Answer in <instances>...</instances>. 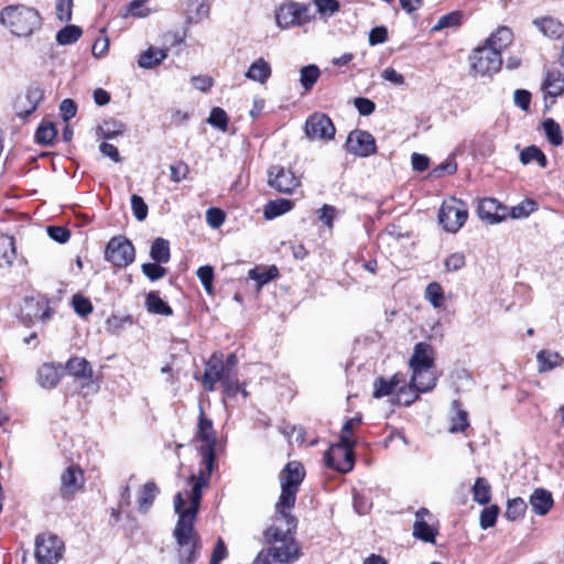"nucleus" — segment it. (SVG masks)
Segmentation results:
<instances>
[{"mask_svg": "<svg viewBox=\"0 0 564 564\" xmlns=\"http://www.w3.org/2000/svg\"><path fill=\"white\" fill-rule=\"evenodd\" d=\"M166 56L164 50L150 47L140 55L138 64L142 68H152L165 59Z\"/></svg>", "mask_w": 564, "mask_h": 564, "instance_id": "f704fd0d", "label": "nucleus"}, {"mask_svg": "<svg viewBox=\"0 0 564 564\" xmlns=\"http://www.w3.org/2000/svg\"><path fill=\"white\" fill-rule=\"evenodd\" d=\"M527 510V503L522 498H514L508 500V506L506 510V517L509 520H517L521 518Z\"/></svg>", "mask_w": 564, "mask_h": 564, "instance_id": "3c124183", "label": "nucleus"}, {"mask_svg": "<svg viewBox=\"0 0 564 564\" xmlns=\"http://www.w3.org/2000/svg\"><path fill=\"white\" fill-rule=\"evenodd\" d=\"M159 494V488L153 481H148L138 498L139 502V511L142 513L148 512L150 507L152 506L156 495Z\"/></svg>", "mask_w": 564, "mask_h": 564, "instance_id": "c9c22d12", "label": "nucleus"}, {"mask_svg": "<svg viewBox=\"0 0 564 564\" xmlns=\"http://www.w3.org/2000/svg\"><path fill=\"white\" fill-rule=\"evenodd\" d=\"M532 161H536L541 167H545L547 165L545 154L536 145L527 147L520 153V162L523 165H528Z\"/></svg>", "mask_w": 564, "mask_h": 564, "instance_id": "37998d69", "label": "nucleus"}, {"mask_svg": "<svg viewBox=\"0 0 564 564\" xmlns=\"http://www.w3.org/2000/svg\"><path fill=\"white\" fill-rule=\"evenodd\" d=\"M17 258L15 241L12 236H0V269H9Z\"/></svg>", "mask_w": 564, "mask_h": 564, "instance_id": "cd10ccee", "label": "nucleus"}, {"mask_svg": "<svg viewBox=\"0 0 564 564\" xmlns=\"http://www.w3.org/2000/svg\"><path fill=\"white\" fill-rule=\"evenodd\" d=\"M64 543L54 534H39L35 539V558L40 564H56L63 555Z\"/></svg>", "mask_w": 564, "mask_h": 564, "instance_id": "9d476101", "label": "nucleus"}, {"mask_svg": "<svg viewBox=\"0 0 564 564\" xmlns=\"http://www.w3.org/2000/svg\"><path fill=\"white\" fill-rule=\"evenodd\" d=\"M268 184L280 193L292 194L301 181L291 170L274 165L268 170Z\"/></svg>", "mask_w": 564, "mask_h": 564, "instance_id": "4468645a", "label": "nucleus"}, {"mask_svg": "<svg viewBox=\"0 0 564 564\" xmlns=\"http://www.w3.org/2000/svg\"><path fill=\"white\" fill-rule=\"evenodd\" d=\"M468 217L467 205L455 197L443 202L438 210V221L447 232H457L466 223Z\"/></svg>", "mask_w": 564, "mask_h": 564, "instance_id": "6e6552de", "label": "nucleus"}, {"mask_svg": "<svg viewBox=\"0 0 564 564\" xmlns=\"http://www.w3.org/2000/svg\"><path fill=\"white\" fill-rule=\"evenodd\" d=\"M74 311L80 316H87L93 311L90 301L82 295L73 296Z\"/></svg>", "mask_w": 564, "mask_h": 564, "instance_id": "338daca9", "label": "nucleus"}, {"mask_svg": "<svg viewBox=\"0 0 564 564\" xmlns=\"http://www.w3.org/2000/svg\"><path fill=\"white\" fill-rule=\"evenodd\" d=\"M209 14V6L205 0H194L191 3L189 20L193 22H199L207 18Z\"/></svg>", "mask_w": 564, "mask_h": 564, "instance_id": "864d4df0", "label": "nucleus"}, {"mask_svg": "<svg viewBox=\"0 0 564 564\" xmlns=\"http://www.w3.org/2000/svg\"><path fill=\"white\" fill-rule=\"evenodd\" d=\"M317 214H318V219L325 225L327 226L329 229L333 228V221L335 219V217L337 216V210L334 206L332 205H323L318 210H317Z\"/></svg>", "mask_w": 564, "mask_h": 564, "instance_id": "0e129e2a", "label": "nucleus"}, {"mask_svg": "<svg viewBox=\"0 0 564 564\" xmlns=\"http://www.w3.org/2000/svg\"><path fill=\"white\" fill-rule=\"evenodd\" d=\"M427 517H431V512L426 508H420L415 512L413 535L424 542L434 543L436 531L425 521V518Z\"/></svg>", "mask_w": 564, "mask_h": 564, "instance_id": "412c9836", "label": "nucleus"}, {"mask_svg": "<svg viewBox=\"0 0 564 564\" xmlns=\"http://www.w3.org/2000/svg\"><path fill=\"white\" fill-rule=\"evenodd\" d=\"M61 376V366L44 364L37 370V382L45 389H52L57 386Z\"/></svg>", "mask_w": 564, "mask_h": 564, "instance_id": "b1692460", "label": "nucleus"}, {"mask_svg": "<svg viewBox=\"0 0 564 564\" xmlns=\"http://www.w3.org/2000/svg\"><path fill=\"white\" fill-rule=\"evenodd\" d=\"M544 133L547 141L554 145L560 147L563 144L562 129L560 124L552 118H547L542 122Z\"/></svg>", "mask_w": 564, "mask_h": 564, "instance_id": "58836bf2", "label": "nucleus"}, {"mask_svg": "<svg viewBox=\"0 0 564 564\" xmlns=\"http://www.w3.org/2000/svg\"><path fill=\"white\" fill-rule=\"evenodd\" d=\"M534 24L538 29L550 39H558L564 34V25L553 18H542L534 20Z\"/></svg>", "mask_w": 564, "mask_h": 564, "instance_id": "473e14b6", "label": "nucleus"}, {"mask_svg": "<svg viewBox=\"0 0 564 564\" xmlns=\"http://www.w3.org/2000/svg\"><path fill=\"white\" fill-rule=\"evenodd\" d=\"M275 24L282 30L299 26L295 1L282 3L278 8L275 12Z\"/></svg>", "mask_w": 564, "mask_h": 564, "instance_id": "4be33fe9", "label": "nucleus"}, {"mask_svg": "<svg viewBox=\"0 0 564 564\" xmlns=\"http://www.w3.org/2000/svg\"><path fill=\"white\" fill-rule=\"evenodd\" d=\"M131 209L137 220L142 221L148 216V205L143 198L137 194L131 196Z\"/></svg>", "mask_w": 564, "mask_h": 564, "instance_id": "052dcab7", "label": "nucleus"}, {"mask_svg": "<svg viewBox=\"0 0 564 564\" xmlns=\"http://www.w3.org/2000/svg\"><path fill=\"white\" fill-rule=\"evenodd\" d=\"M304 476L305 470L300 462L293 460L285 465L280 474L281 495L276 502L278 508L294 506Z\"/></svg>", "mask_w": 564, "mask_h": 564, "instance_id": "39448f33", "label": "nucleus"}, {"mask_svg": "<svg viewBox=\"0 0 564 564\" xmlns=\"http://www.w3.org/2000/svg\"><path fill=\"white\" fill-rule=\"evenodd\" d=\"M313 3L322 18L333 17L340 8L337 0H314Z\"/></svg>", "mask_w": 564, "mask_h": 564, "instance_id": "603ef678", "label": "nucleus"}, {"mask_svg": "<svg viewBox=\"0 0 564 564\" xmlns=\"http://www.w3.org/2000/svg\"><path fill=\"white\" fill-rule=\"evenodd\" d=\"M536 209V203L533 199H524L518 205L511 207L510 217L513 219L527 218Z\"/></svg>", "mask_w": 564, "mask_h": 564, "instance_id": "de8ad7c7", "label": "nucleus"}, {"mask_svg": "<svg viewBox=\"0 0 564 564\" xmlns=\"http://www.w3.org/2000/svg\"><path fill=\"white\" fill-rule=\"evenodd\" d=\"M169 170H170V178L174 183H180V182L184 181L189 173L188 165L186 163H184L183 161H178V162L171 164Z\"/></svg>", "mask_w": 564, "mask_h": 564, "instance_id": "4d7b16f0", "label": "nucleus"}, {"mask_svg": "<svg viewBox=\"0 0 564 564\" xmlns=\"http://www.w3.org/2000/svg\"><path fill=\"white\" fill-rule=\"evenodd\" d=\"M197 276L200 280L205 291L208 294L213 293V280H214V269L210 265H204L198 268Z\"/></svg>", "mask_w": 564, "mask_h": 564, "instance_id": "680f3d73", "label": "nucleus"}, {"mask_svg": "<svg viewBox=\"0 0 564 564\" xmlns=\"http://www.w3.org/2000/svg\"><path fill=\"white\" fill-rule=\"evenodd\" d=\"M83 486V473L75 466H68L61 475V495L67 499Z\"/></svg>", "mask_w": 564, "mask_h": 564, "instance_id": "6ab92c4d", "label": "nucleus"}, {"mask_svg": "<svg viewBox=\"0 0 564 564\" xmlns=\"http://www.w3.org/2000/svg\"><path fill=\"white\" fill-rule=\"evenodd\" d=\"M498 513H499V508L497 506H490L488 508H485L480 512V518H479L480 528L486 530V529L494 527L496 524Z\"/></svg>", "mask_w": 564, "mask_h": 564, "instance_id": "6e6d98bb", "label": "nucleus"}, {"mask_svg": "<svg viewBox=\"0 0 564 564\" xmlns=\"http://www.w3.org/2000/svg\"><path fill=\"white\" fill-rule=\"evenodd\" d=\"M296 14L299 19V26H302L315 19V11L308 3L296 2Z\"/></svg>", "mask_w": 564, "mask_h": 564, "instance_id": "e2e57ef3", "label": "nucleus"}, {"mask_svg": "<svg viewBox=\"0 0 564 564\" xmlns=\"http://www.w3.org/2000/svg\"><path fill=\"white\" fill-rule=\"evenodd\" d=\"M44 90L40 85H31L28 87L23 97H18L14 102V110L17 116L26 118L36 110L40 102L43 100Z\"/></svg>", "mask_w": 564, "mask_h": 564, "instance_id": "f3484780", "label": "nucleus"}, {"mask_svg": "<svg viewBox=\"0 0 564 564\" xmlns=\"http://www.w3.org/2000/svg\"><path fill=\"white\" fill-rule=\"evenodd\" d=\"M150 257L158 263H166L170 260V243L164 238H155L152 242Z\"/></svg>", "mask_w": 564, "mask_h": 564, "instance_id": "e433bc0d", "label": "nucleus"}, {"mask_svg": "<svg viewBox=\"0 0 564 564\" xmlns=\"http://www.w3.org/2000/svg\"><path fill=\"white\" fill-rule=\"evenodd\" d=\"M345 147L349 153L361 158H367L376 153L377 150L373 135L358 129L348 134Z\"/></svg>", "mask_w": 564, "mask_h": 564, "instance_id": "2eb2a0df", "label": "nucleus"}, {"mask_svg": "<svg viewBox=\"0 0 564 564\" xmlns=\"http://www.w3.org/2000/svg\"><path fill=\"white\" fill-rule=\"evenodd\" d=\"M271 73V65L263 57H259L249 66L245 76L252 82L265 84Z\"/></svg>", "mask_w": 564, "mask_h": 564, "instance_id": "bb28decb", "label": "nucleus"}, {"mask_svg": "<svg viewBox=\"0 0 564 564\" xmlns=\"http://www.w3.org/2000/svg\"><path fill=\"white\" fill-rule=\"evenodd\" d=\"M82 34L83 30L79 26L68 24L56 33V42L59 45H69L77 42Z\"/></svg>", "mask_w": 564, "mask_h": 564, "instance_id": "79ce46f5", "label": "nucleus"}, {"mask_svg": "<svg viewBox=\"0 0 564 564\" xmlns=\"http://www.w3.org/2000/svg\"><path fill=\"white\" fill-rule=\"evenodd\" d=\"M278 275V269L271 267L268 270L258 271L256 269L249 271V278L257 281L258 284L264 285Z\"/></svg>", "mask_w": 564, "mask_h": 564, "instance_id": "bf43d9fd", "label": "nucleus"}, {"mask_svg": "<svg viewBox=\"0 0 564 564\" xmlns=\"http://www.w3.org/2000/svg\"><path fill=\"white\" fill-rule=\"evenodd\" d=\"M142 273L151 281H158L165 276L166 269L161 267L160 263H143L141 267Z\"/></svg>", "mask_w": 564, "mask_h": 564, "instance_id": "13d9d810", "label": "nucleus"}, {"mask_svg": "<svg viewBox=\"0 0 564 564\" xmlns=\"http://www.w3.org/2000/svg\"><path fill=\"white\" fill-rule=\"evenodd\" d=\"M506 207L495 198H484L478 204V216L488 224H499L506 218Z\"/></svg>", "mask_w": 564, "mask_h": 564, "instance_id": "a211bd4d", "label": "nucleus"}, {"mask_svg": "<svg viewBox=\"0 0 564 564\" xmlns=\"http://www.w3.org/2000/svg\"><path fill=\"white\" fill-rule=\"evenodd\" d=\"M294 206V203L286 198H278L265 204L263 216L265 219H274L288 212Z\"/></svg>", "mask_w": 564, "mask_h": 564, "instance_id": "2f4dec72", "label": "nucleus"}, {"mask_svg": "<svg viewBox=\"0 0 564 564\" xmlns=\"http://www.w3.org/2000/svg\"><path fill=\"white\" fill-rule=\"evenodd\" d=\"M563 360V357L558 352L552 350L542 349L536 355L540 372L550 371L561 366Z\"/></svg>", "mask_w": 564, "mask_h": 564, "instance_id": "72a5a7b5", "label": "nucleus"}, {"mask_svg": "<svg viewBox=\"0 0 564 564\" xmlns=\"http://www.w3.org/2000/svg\"><path fill=\"white\" fill-rule=\"evenodd\" d=\"M434 359V349L430 344L425 341L415 344L409 367L412 372V384L421 391H431L436 386L437 378L433 371Z\"/></svg>", "mask_w": 564, "mask_h": 564, "instance_id": "f03ea898", "label": "nucleus"}, {"mask_svg": "<svg viewBox=\"0 0 564 564\" xmlns=\"http://www.w3.org/2000/svg\"><path fill=\"white\" fill-rule=\"evenodd\" d=\"M57 131L52 122L43 123L39 127L35 138L39 143L50 144L56 137Z\"/></svg>", "mask_w": 564, "mask_h": 564, "instance_id": "5fc2aeb1", "label": "nucleus"}, {"mask_svg": "<svg viewBox=\"0 0 564 564\" xmlns=\"http://www.w3.org/2000/svg\"><path fill=\"white\" fill-rule=\"evenodd\" d=\"M206 221L212 228H219L225 221V213L219 208H209L206 212Z\"/></svg>", "mask_w": 564, "mask_h": 564, "instance_id": "774afa93", "label": "nucleus"}, {"mask_svg": "<svg viewBox=\"0 0 564 564\" xmlns=\"http://www.w3.org/2000/svg\"><path fill=\"white\" fill-rule=\"evenodd\" d=\"M197 437L205 443L199 449L202 455V467L197 475H192L188 480H200V478L206 479V484H209L210 475L215 465V445H216V435L213 429L212 420L207 419L204 414L203 409L200 408L198 427H197Z\"/></svg>", "mask_w": 564, "mask_h": 564, "instance_id": "20e7f679", "label": "nucleus"}, {"mask_svg": "<svg viewBox=\"0 0 564 564\" xmlns=\"http://www.w3.org/2000/svg\"><path fill=\"white\" fill-rule=\"evenodd\" d=\"M270 545L267 552L275 562L281 564L295 563L302 555L301 547L295 540H284V542Z\"/></svg>", "mask_w": 564, "mask_h": 564, "instance_id": "dca6fc26", "label": "nucleus"}, {"mask_svg": "<svg viewBox=\"0 0 564 564\" xmlns=\"http://www.w3.org/2000/svg\"><path fill=\"white\" fill-rule=\"evenodd\" d=\"M227 556H228V549H227L224 540L221 538H218V540L214 546L209 564H220L225 558H227Z\"/></svg>", "mask_w": 564, "mask_h": 564, "instance_id": "69168bd1", "label": "nucleus"}, {"mask_svg": "<svg viewBox=\"0 0 564 564\" xmlns=\"http://www.w3.org/2000/svg\"><path fill=\"white\" fill-rule=\"evenodd\" d=\"M145 307L151 314L162 316H171L173 314L172 307L160 297L158 292L154 291H151L147 294Z\"/></svg>", "mask_w": 564, "mask_h": 564, "instance_id": "7c9ffc66", "label": "nucleus"}, {"mask_svg": "<svg viewBox=\"0 0 564 564\" xmlns=\"http://www.w3.org/2000/svg\"><path fill=\"white\" fill-rule=\"evenodd\" d=\"M238 370L223 366V354L214 352L205 364L202 384L207 391H214L217 382H225L236 378Z\"/></svg>", "mask_w": 564, "mask_h": 564, "instance_id": "1a4fd4ad", "label": "nucleus"}, {"mask_svg": "<svg viewBox=\"0 0 564 564\" xmlns=\"http://www.w3.org/2000/svg\"><path fill=\"white\" fill-rule=\"evenodd\" d=\"M463 21V13L460 11H453L442 15L437 23L433 26V31L443 30L445 28L459 26Z\"/></svg>", "mask_w": 564, "mask_h": 564, "instance_id": "09e8293b", "label": "nucleus"}, {"mask_svg": "<svg viewBox=\"0 0 564 564\" xmlns=\"http://www.w3.org/2000/svg\"><path fill=\"white\" fill-rule=\"evenodd\" d=\"M321 75L319 68L314 65H307L300 69V82L305 91H310Z\"/></svg>", "mask_w": 564, "mask_h": 564, "instance_id": "c03bdc74", "label": "nucleus"}, {"mask_svg": "<svg viewBox=\"0 0 564 564\" xmlns=\"http://www.w3.org/2000/svg\"><path fill=\"white\" fill-rule=\"evenodd\" d=\"M403 382L399 373L393 375L390 379L378 378L373 382V398L381 399L392 394L398 386Z\"/></svg>", "mask_w": 564, "mask_h": 564, "instance_id": "c756f323", "label": "nucleus"}, {"mask_svg": "<svg viewBox=\"0 0 564 564\" xmlns=\"http://www.w3.org/2000/svg\"><path fill=\"white\" fill-rule=\"evenodd\" d=\"M424 297L434 308H441L444 306V291L442 285L437 282H431L427 284Z\"/></svg>", "mask_w": 564, "mask_h": 564, "instance_id": "ea45409f", "label": "nucleus"}, {"mask_svg": "<svg viewBox=\"0 0 564 564\" xmlns=\"http://www.w3.org/2000/svg\"><path fill=\"white\" fill-rule=\"evenodd\" d=\"M473 498L479 505H486L491 498V487L487 479L478 477L471 488Z\"/></svg>", "mask_w": 564, "mask_h": 564, "instance_id": "4c0bfd02", "label": "nucleus"}, {"mask_svg": "<svg viewBox=\"0 0 564 564\" xmlns=\"http://www.w3.org/2000/svg\"><path fill=\"white\" fill-rule=\"evenodd\" d=\"M65 371L78 380H90L94 373L90 362L84 357L69 358L65 364Z\"/></svg>", "mask_w": 564, "mask_h": 564, "instance_id": "5701e85b", "label": "nucleus"}, {"mask_svg": "<svg viewBox=\"0 0 564 564\" xmlns=\"http://www.w3.org/2000/svg\"><path fill=\"white\" fill-rule=\"evenodd\" d=\"M228 120L226 111L219 107H215L212 109L207 122L225 132L228 128Z\"/></svg>", "mask_w": 564, "mask_h": 564, "instance_id": "8fccbe9b", "label": "nucleus"}, {"mask_svg": "<svg viewBox=\"0 0 564 564\" xmlns=\"http://www.w3.org/2000/svg\"><path fill=\"white\" fill-rule=\"evenodd\" d=\"M0 23L18 36H29L41 25L39 12L23 4L8 6L0 12Z\"/></svg>", "mask_w": 564, "mask_h": 564, "instance_id": "7ed1b4c3", "label": "nucleus"}, {"mask_svg": "<svg viewBox=\"0 0 564 564\" xmlns=\"http://www.w3.org/2000/svg\"><path fill=\"white\" fill-rule=\"evenodd\" d=\"M530 506L534 513L546 514L553 506V498L550 491L539 488L530 496Z\"/></svg>", "mask_w": 564, "mask_h": 564, "instance_id": "a878e982", "label": "nucleus"}, {"mask_svg": "<svg viewBox=\"0 0 564 564\" xmlns=\"http://www.w3.org/2000/svg\"><path fill=\"white\" fill-rule=\"evenodd\" d=\"M513 40V33L509 28H499L495 33L485 41V45H489L490 48H495L499 55L507 48Z\"/></svg>", "mask_w": 564, "mask_h": 564, "instance_id": "c85d7f7f", "label": "nucleus"}, {"mask_svg": "<svg viewBox=\"0 0 564 564\" xmlns=\"http://www.w3.org/2000/svg\"><path fill=\"white\" fill-rule=\"evenodd\" d=\"M304 132L311 141H329L334 139L336 128L327 115L314 112L306 119Z\"/></svg>", "mask_w": 564, "mask_h": 564, "instance_id": "f8f14e48", "label": "nucleus"}, {"mask_svg": "<svg viewBox=\"0 0 564 564\" xmlns=\"http://www.w3.org/2000/svg\"><path fill=\"white\" fill-rule=\"evenodd\" d=\"M469 61L473 69L480 75L497 73L502 64L501 55L485 44L473 51Z\"/></svg>", "mask_w": 564, "mask_h": 564, "instance_id": "ddd939ff", "label": "nucleus"}, {"mask_svg": "<svg viewBox=\"0 0 564 564\" xmlns=\"http://www.w3.org/2000/svg\"><path fill=\"white\" fill-rule=\"evenodd\" d=\"M188 484L192 486L191 491L186 492L188 507L185 508L186 500L183 492H177L174 498V510L178 514V520L173 530V536L178 545L180 564H192L198 556L200 542L194 529V522L200 506L202 490L208 486L203 477L200 480H188Z\"/></svg>", "mask_w": 564, "mask_h": 564, "instance_id": "f257e3e1", "label": "nucleus"}, {"mask_svg": "<svg viewBox=\"0 0 564 564\" xmlns=\"http://www.w3.org/2000/svg\"><path fill=\"white\" fill-rule=\"evenodd\" d=\"M426 391H421L416 387L412 384V379L410 380L409 386L400 387L398 390V402L404 404L406 406L411 405L417 398L420 393H425Z\"/></svg>", "mask_w": 564, "mask_h": 564, "instance_id": "a18cd8bd", "label": "nucleus"}, {"mask_svg": "<svg viewBox=\"0 0 564 564\" xmlns=\"http://www.w3.org/2000/svg\"><path fill=\"white\" fill-rule=\"evenodd\" d=\"M22 312L30 319L42 322L47 321L52 314L48 300L44 296L26 299Z\"/></svg>", "mask_w": 564, "mask_h": 564, "instance_id": "aec40b11", "label": "nucleus"}, {"mask_svg": "<svg viewBox=\"0 0 564 564\" xmlns=\"http://www.w3.org/2000/svg\"><path fill=\"white\" fill-rule=\"evenodd\" d=\"M543 89L551 97H558L564 93V73L558 69H550L545 74Z\"/></svg>", "mask_w": 564, "mask_h": 564, "instance_id": "393cba45", "label": "nucleus"}, {"mask_svg": "<svg viewBox=\"0 0 564 564\" xmlns=\"http://www.w3.org/2000/svg\"><path fill=\"white\" fill-rule=\"evenodd\" d=\"M452 409L456 412V415L452 417V425L449 427L451 433L463 432L468 425V413L460 409L458 400L452 402Z\"/></svg>", "mask_w": 564, "mask_h": 564, "instance_id": "a19ab883", "label": "nucleus"}, {"mask_svg": "<svg viewBox=\"0 0 564 564\" xmlns=\"http://www.w3.org/2000/svg\"><path fill=\"white\" fill-rule=\"evenodd\" d=\"M292 507L278 508L275 505L276 516L273 523L264 531L265 542L276 544L284 540H295L293 531L296 528V519L288 511Z\"/></svg>", "mask_w": 564, "mask_h": 564, "instance_id": "0eeeda50", "label": "nucleus"}, {"mask_svg": "<svg viewBox=\"0 0 564 564\" xmlns=\"http://www.w3.org/2000/svg\"><path fill=\"white\" fill-rule=\"evenodd\" d=\"M134 257L133 245L122 236L113 237L107 243L105 258L116 267H127L133 262Z\"/></svg>", "mask_w": 564, "mask_h": 564, "instance_id": "9b49d317", "label": "nucleus"}, {"mask_svg": "<svg viewBox=\"0 0 564 564\" xmlns=\"http://www.w3.org/2000/svg\"><path fill=\"white\" fill-rule=\"evenodd\" d=\"M354 446L355 441L350 436L339 437V442L325 453V464L343 474L350 471L355 465Z\"/></svg>", "mask_w": 564, "mask_h": 564, "instance_id": "423d86ee", "label": "nucleus"}, {"mask_svg": "<svg viewBox=\"0 0 564 564\" xmlns=\"http://www.w3.org/2000/svg\"><path fill=\"white\" fill-rule=\"evenodd\" d=\"M126 130V126L120 121H105L101 126L98 127V131L100 135L105 139H113L117 135L123 133Z\"/></svg>", "mask_w": 564, "mask_h": 564, "instance_id": "49530a36", "label": "nucleus"}]
</instances>
